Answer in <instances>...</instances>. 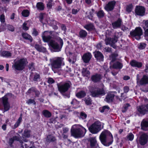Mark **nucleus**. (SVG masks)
I'll list each match as a JSON object with an SVG mask.
<instances>
[{
	"mask_svg": "<svg viewBox=\"0 0 148 148\" xmlns=\"http://www.w3.org/2000/svg\"><path fill=\"white\" fill-rule=\"evenodd\" d=\"M148 137L146 134H142L139 138V142L141 145H144L147 142Z\"/></svg>",
	"mask_w": 148,
	"mask_h": 148,
	"instance_id": "nucleus-14",
	"label": "nucleus"
},
{
	"mask_svg": "<svg viewBox=\"0 0 148 148\" xmlns=\"http://www.w3.org/2000/svg\"><path fill=\"white\" fill-rule=\"evenodd\" d=\"M95 57L99 61H103V56L102 53L99 51L94 52Z\"/></svg>",
	"mask_w": 148,
	"mask_h": 148,
	"instance_id": "nucleus-20",
	"label": "nucleus"
},
{
	"mask_svg": "<svg viewBox=\"0 0 148 148\" xmlns=\"http://www.w3.org/2000/svg\"><path fill=\"white\" fill-rule=\"evenodd\" d=\"M143 27L144 30H145L148 28V20H143Z\"/></svg>",
	"mask_w": 148,
	"mask_h": 148,
	"instance_id": "nucleus-40",
	"label": "nucleus"
},
{
	"mask_svg": "<svg viewBox=\"0 0 148 148\" xmlns=\"http://www.w3.org/2000/svg\"><path fill=\"white\" fill-rule=\"evenodd\" d=\"M123 90L125 93H127L129 90V87L127 86H124L123 88Z\"/></svg>",
	"mask_w": 148,
	"mask_h": 148,
	"instance_id": "nucleus-57",
	"label": "nucleus"
},
{
	"mask_svg": "<svg viewBox=\"0 0 148 148\" xmlns=\"http://www.w3.org/2000/svg\"><path fill=\"white\" fill-rule=\"evenodd\" d=\"M51 22L52 24L53 25V28L54 29H58V27L56 25H57L59 24V23L56 21H55L54 20H51Z\"/></svg>",
	"mask_w": 148,
	"mask_h": 148,
	"instance_id": "nucleus-42",
	"label": "nucleus"
},
{
	"mask_svg": "<svg viewBox=\"0 0 148 148\" xmlns=\"http://www.w3.org/2000/svg\"><path fill=\"white\" fill-rule=\"evenodd\" d=\"M71 83L70 82L63 83H58L57 84L58 90L60 93L65 97L69 98V94L65 93L67 92L71 86Z\"/></svg>",
	"mask_w": 148,
	"mask_h": 148,
	"instance_id": "nucleus-4",
	"label": "nucleus"
},
{
	"mask_svg": "<svg viewBox=\"0 0 148 148\" xmlns=\"http://www.w3.org/2000/svg\"><path fill=\"white\" fill-rule=\"evenodd\" d=\"M82 73L84 76L87 77L90 75V72L86 68H83L82 71Z\"/></svg>",
	"mask_w": 148,
	"mask_h": 148,
	"instance_id": "nucleus-34",
	"label": "nucleus"
},
{
	"mask_svg": "<svg viewBox=\"0 0 148 148\" xmlns=\"http://www.w3.org/2000/svg\"><path fill=\"white\" fill-rule=\"evenodd\" d=\"M42 113L46 117L49 118L51 116V112L47 110H43Z\"/></svg>",
	"mask_w": 148,
	"mask_h": 148,
	"instance_id": "nucleus-35",
	"label": "nucleus"
},
{
	"mask_svg": "<svg viewBox=\"0 0 148 148\" xmlns=\"http://www.w3.org/2000/svg\"><path fill=\"white\" fill-rule=\"evenodd\" d=\"M1 55L3 57H8L12 56V53L8 51H3L1 53Z\"/></svg>",
	"mask_w": 148,
	"mask_h": 148,
	"instance_id": "nucleus-30",
	"label": "nucleus"
},
{
	"mask_svg": "<svg viewBox=\"0 0 148 148\" xmlns=\"http://www.w3.org/2000/svg\"><path fill=\"white\" fill-rule=\"evenodd\" d=\"M0 21L3 24L5 25H6V23H5V15L3 14H2L0 16Z\"/></svg>",
	"mask_w": 148,
	"mask_h": 148,
	"instance_id": "nucleus-41",
	"label": "nucleus"
},
{
	"mask_svg": "<svg viewBox=\"0 0 148 148\" xmlns=\"http://www.w3.org/2000/svg\"><path fill=\"white\" fill-rule=\"evenodd\" d=\"M123 67V64L119 62H115L113 64L112 67L113 68L117 69H121Z\"/></svg>",
	"mask_w": 148,
	"mask_h": 148,
	"instance_id": "nucleus-25",
	"label": "nucleus"
},
{
	"mask_svg": "<svg viewBox=\"0 0 148 148\" xmlns=\"http://www.w3.org/2000/svg\"><path fill=\"white\" fill-rule=\"evenodd\" d=\"M89 141L90 142V148H97L98 145L95 138H90Z\"/></svg>",
	"mask_w": 148,
	"mask_h": 148,
	"instance_id": "nucleus-17",
	"label": "nucleus"
},
{
	"mask_svg": "<svg viewBox=\"0 0 148 148\" xmlns=\"http://www.w3.org/2000/svg\"><path fill=\"white\" fill-rule=\"evenodd\" d=\"M96 47L98 49H101L102 47L101 43V42H99L96 45Z\"/></svg>",
	"mask_w": 148,
	"mask_h": 148,
	"instance_id": "nucleus-63",
	"label": "nucleus"
},
{
	"mask_svg": "<svg viewBox=\"0 0 148 148\" xmlns=\"http://www.w3.org/2000/svg\"><path fill=\"white\" fill-rule=\"evenodd\" d=\"M86 95V93L84 91H81L77 92L76 95L78 98H81L84 97Z\"/></svg>",
	"mask_w": 148,
	"mask_h": 148,
	"instance_id": "nucleus-29",
	"label": "nucleus"
},
{
	"mask_svg": "<svg viewBox=\"0 0 148 148\" xmlns=\"http://www.w3.org/2000/svg\"><path fill=\"white\" fill-rule=\"evenodd\" d=\"M22 119V117L21 116L20 117L16 123L14 125V127L15 128L17 127L18 126L21 121Z\"/></svg>",
	"mask_w": 148,
	"mask_h": 148,
	"instance_id": "nucleus-50",
	"label": "nucleus"
},
{
	"mask_svg": "<svg viewBox=\"0 0 148 148\" xmlns=\"http://www.w3.org/2000/svg\"><path fill=\"white\" fill-rule=\"evenodd\" d=\"M57 40L59 43L53 40H51L49 43V45L53 48L55 52H59L61 50V49L63 46V42L62 40L60 37L57 38Z\"/></svg>",
	"mask_w": 148,
	"mask_h": 148,
	"instance_id": "nucleus-5",
	"label": "nucleus"
},
{
	"mask_svg": "<svg viewBox=\"0 0 148 148\" xmlns=\"http://www.w3.org/2000/svg\"><path fill=\"white\" fill-rule=\"evenodd\" d=\"M48 82L50 84H52L54 82V81L52 78H49L48 79Z\"/></svg>",
	"mask_w": 148,
	"mask_h": 148,
	"instance_id": "nucleus-61",
	"label": "nucleus"
},
{
	"mask_svg": "<svg viewBox=\"0 0 148 148\" xmlns=\"http://www.w3.org/2000/svg\"><path fill=\"white\" fill-rule=\"evenodd\" d=\"M35 48L37 51L40 52H45L46 50V49L45 48L42 47L38 45H36L35 46Z\"/></svg>",
	"mask_w": 148,
	"mask_h": 148,
	"instance_id": "nucleus-27",
	"label": "nucleus"
},
{
	"mask_svg": "<svg viewBox=\"0 0 148 148\" xmlns=\"http://www.w3.org/2000/svg\"><path fill=\"white\" fill-rule=\"evenodd\" d=\"M122 23V20L120 18H118L116 21H114L112 23L113 28L114 29L120 28Z\"/></svg>",
	"mask_w": 148,
	"mask_h": 148,
	"instance_id": "nucleus-15",
	"label": "nucleus"
},
{
	"mask_svg": "<svg viewBox=\"0 0 148 148\" xmlns=\"http://www.w3.org/2000/svg\"><path fill=\"white\" fill-rule=\"evenodd\" d=\"M143 33V30L140 27H137L134 30L130 32V35L138 40L140 39Z\"/></svg>",
	"mask_w": 148,
	"mask_h": 148,
	"instance_id": "nucleus-9",
	"label": "nucleus"
},
{
	"mask_svg": "<svg viewBox=\"0 0 148 148\" xmlns=\"http://www.w3.org/2000/svg\"><path fill=\"white\" fill-rule=\"evenodd\" d=\"M84 27L88 31L94 29V26L92 24L90 23L84 26Z\"/></svg>",
	"mask_w": 148,
	"mask_h": 148,
	"instance_id": "nucleus-31",
	"label": "nucleus"
},
{
	"mask_svg": "<svg viewBox=\"0 0 148 148\" xmlns=\"http://www.w3.org/2000/svg\"><path fill=\"white\" fill-rule=\"evenodd\" d=\"M86 103L87 105H89L91 103L92 100L90 97L85 98Z\"/></svg>",
	"mask_w": 148,
	"mask_h": 148,
	"instance_id": "nucleus-48",
	"label": "nucleus"
},
{
	"mask_svg": "<svg viewBox=\"0 0 148 148\" xmlns=\"http://www.w3.org/2000/svg\"><path fill=\"white\" fill-rule=\"evenodd\" d=\"M40 79V75L39 74L37 73H36L34 75V78H33V81H37Z\"/></svg>",
	"mask_w": 148,
	"mask_h": 148,
	"instance_id": "nucleus-47",
	"label": "nucleus"
},
{
	"mask_svg": "<svg viewBox=\"0 0 148 148\" xmlns=\"http://www.w3.org/2000/svg\"><path fill=\"white\" fill-rule=\"evenodd\" d=\"M87 32L84 30H81L79 32V35L81 38H85L87 36Z\"/></svg>",
	"mask_w": 148,
	"mask_h": 148,
	"instance_id": "nucleus-33",
	"label": "nucleus"
},
{
	"mask_svg": "<svg viewBox=\"0 0 148 148\" xmlns=\"http://www.w3.org/2000/svg\"><path fill=\"white\" fill-rule=\"evenodd\" d=\"M114 95L113 94H108L105 99V101L107 102L110 103L112 101Z\"/></svg>",
	"mask_w": 148,
	"mask_h": 148,
	"instance_id": "nucleus-23",
	"label": "nucleus"
},
{
	"mask_svg": "<svg viewBox=\"0 0 148 148\" xmlns=\"http://www.w3.org/2000/svg\"><path fill=\"white\" fill-rule=\"evenodd\" d=\"M118 56V54L116 53H113L110 56V60L111 62H114L116 60V57Z\"/></svg>",
	"mask_w": 148,
	"mask_h": 148,
	"instance_id": "nucleus-39",
	"label": "nucleus"
},
{
	"mask_svg": "<svg viewBox=\"0 0 148 148\" xmlns=\"http://www.w3.org/2000/svg\"><path fill=\"white\" fill-rule=\"evenodd\" d=\"M56 140L55 137L52 135H50L47 136L46 140L47 142H54Z\"/></svg>",
	"mask_w": 148,
	"mask_h": 148,
	"instance_id": "nucleus-28",
	"label": "nucleus"
},
{
	"mask_svg": "<svg viewBox=\"0 0 148 148\" xmlns=\"http://www.w3.org/2000/svg\"><path fill=\"white\" fill-rule=\"evenodd\" d=\"M137 109L140 114L144 115L148 112V104L138 106Z\"/></svg>",
	"mask_w": 148,
	"mask_h": 148,
	"instance_id": "nucleus-10",
	"label": "nucleus"
},
{
	"mask_svg": "<svg viewBox=\"0 0 148 148\" xmlns=\"http://www.w3.org/2000/svg\"><path fill=\"white\" fill-rule=\"evenodd\" d=\"M93 15L94 13H93V12H89V14L88 15V17L91 20H92Z\"/></svg>",
	"mask_w": 148,
	"mask_h": 148,
	"instance_id": "nucleus-55",
	"label": "nucleus"
},
{
	"mask_svg": "<svg viewBox=\"0 0 148 148\" xmlns=\"http://www.w3.org/2000/svg\"><path fill=\"white\" fill-rule=\"evenodd\" d=\"M130 106V105L129 103H127L124 104L123 106V108L122 109V112H125L128 109V108Z\"/></svg>",
	"mask_w": 148,
	"mask_h": 148,
	"instance_id": "nucleus-46",
	"label": "nucleus"
},
{
	"mask_svg": "<svg viewBox=\"0 0 148 148\" xmlns=\"http://www.w3.org/2000/svg\"><path fill=\"white\" fill-rule=\"evenodd\" d=\"M27 23H24L23 24V29L27 30L28 29V27L26 26Z\"/></svg>",
	"mask_w": 148,
	"mask_h": 148,
	"instance_id": "nucleus-60",
	"label": "nucleus"
},
{
	"mask_svg": "<svg viewBox=\"0 0 148 148\" xmlns=\"http://www.w3.org/2000/svg\"><path fill=\"white\" fill-rule=\"evenodd\" d=\"M135 12L136 14L143 16L144 15L145 9L142 6H137L136 7Z\"/></svg>",
	"mask_w": 148,
	"mask_h": 148,
	"instance_id": "nucleus-13",
	"label": "nucleus"
},
{
	"mask_svg": "<svg viewBox=\"0 0 148 148\" xmlns=\"http://www.w3.org/2000/svg\"><path fill=\"white\" fill-rule=\"evenodd\" d=\"M28 66L29 69L31 70L32 71H33L34 69V64L33 63L29 64Z\"/></svg>",
	"mask_w": 148,
	"mask_h": 148,
	"instance_id": "nucleus-54",
	"label": "nucleus"
},
{
	"mask_svg": "<svg viewBox=\"0 0 148 148\" xmlns=\"http://www.w3.org/2000/svg\"><path fill=\"white\" fill-rule=\"evenodd\" d=\"M105 41L106 45L111 44L112 43L111 38H107L105 39Z\"/></svg>",
	"mask_w": 148,
	"mask_h": 148,
	"instance_id": "nucleus-53",
	"label": "nucleus"
},
{
	"mask_svg": "<svg viewBox=\"0 0 148 148\" xmlns=\"http://www.w3.org/2000/svg\"><path fill=\"white\" fill-rule=\"evenodd\" d=\"M146 46V43L144 42H141L138 44V47L140 49H143L145 48Z\"/></svg>",
	"mask_w": 148,
	"mask_h": 148,
	"instance_id": "nucleus-44",
	"label": "nucleus"
},
{
	"mask_svg": "<svg viewBox=\"0 0 148 148\" xmlns=\"http://www.w3.org/2000/svg\"><path fill=\"white\" fill-rule=\"evenodd\" d=\"M21 14L23 16L27 17L29 16V12L28 10H24L22 11Z\"/></svg>",
	"mask_w": 148,
	"mask_h": 148,
	"instance_id": "nucleus-43",
	"label": "nucleus"
},
{
	"mask_svg": "<svg viewBox=\"0 0 148 148\" xmlns=\"http://www.w3.org/2000/svg\"><path fill=\"white\" fill-rule=\"evenodd\" d=\"M91 57L92 55L90 53H87L83 55L82 58L84 62L87 63L89 62Z\"/></svg>",
	"mask_w": 148,
	"mask_h": 148,
	"instance_id": "nucleus-19",
	"label": "nucleus"
},
{
	"mask_svg": "<svg viewBox=\"0 0 148 148\" xmlns=\"http://www.w3.org/2000/svg\"><path fill=\"white\" fill-rule=\"evenodd\" d=\"M64 58L61 57L50 59V61L52 70L60 68L62 66L64 65Z\"/></svg>",
	"mask_w": 148,
	"mask_h": 148,
	"instance_id": "nucleus-3",
	"label": "nucleus"
},
{
	"mask_svg": "<svg viewBox=\"0 0 148 148\" xmlns=\"http://www.w3.org/2000/svg\"><path fill=\"white\" fill-rule=\"evenodd\" d=\"M8 29L11 31H14V27L13 26L11 25H8Z\"/></svg>",
	"mask_w": 148,
	"mask_h": 148,
	"instance_id": "nucleus-59",
	"label": "nucleus"
},
{
	"mask_svg": "<svg viewBox=\"0 0 148 148\" xmlns=\"http://www.w3.org/2000/svg\"><path fill=\"white\" fill-rule=\"evenodd\" d=\"M27 63V60L26 59H21L15 63L14 66L16 69L22 70L24 68Z\"/></svg>",
	"mask_w": 148,
	"mask_h": 148,
	"instance_id": "nucleus-7",
	"label": "nucleus"
},
{
	"mask_svg": "<svg viewBox=\"0 0 148 148\" xmlns=\"http://www.w3.org/2000/svg\"><path fill=\"white\" fill-rule=\"evenodd\" d=\"M2 102L4 105L5 111L8 110L10 109V105L8 102V99L6 97H4L2 98Z\"/></svg>",
	"mask_w": 148,
	"mask_h": 148,
	"instance_id": "nucleus-16",
	"label": "nucleus"
},
{
	"mask_svg": "<svg viewBox=\"0 0 148 148\" xmlns=\"http://www.w3.org/2000/svg\"><path fill=\"white\" fill-rule=\"evenodd\" d=\"M27 103L28 104H31L32 103L35 104L36 103L34 99H29L27 101Z\"/></svg>",
	"mask_w": 148,
	"mask_h": 148,
	"instance_id": "nucleus-58",
	"label": "nucleus"
},
{
	"mask_svg": "<svg viewBox=\"0 0 148 148\" xmlns=\"http://www.w3.org/2000/svg\"><path fill=\"white\" fill-rule=\"evenodd\" d=\"M101 143L104 146H109L113 141V136L111 133L108 130L103 132L99 136Z\"/></svg>",
	"mask_w": 148,
	"mask_h": 148,
	"instance_id": "nucleus-1",
	"label": "nucleus"
},
{
	"mask_svg": "<svg viewBox=\"0 0 148 148\" xmlns=\"http://www.w3.org/2000/svg\"><path fill=\"white\" fill-rule=\"evenodd\" d=\"M38 33L35 29H34L32 32L33 34L36 36L38 34Z\"/></svg>",
	"mask_w": 148,
	"mask_h": 148,
	"instance_id": "nucleus-62",
	"label": "nucleus"
},
{
	"mask_svg": "<svg viewBox=\"0 0 148 148\" xmlns=\"http://www.w3.org/2000/svg\"><path fill=\"white\" fill-rule=\"evenodd\" d=\"M71 129V135L75 138L83 137L86 132V130L79 125H75Z\"/></svg>",
	"mask_w": 148,
	"mask_h": 148,
	"instance_id": "nucleus-2",
	"label": "nucleus"
},
{
	"mask_svg": "<svg viewBox=\"0 0 148 148\" xmlns=\"http://www.w3.org/2000/svg\"><path fill=\"white\" fill-rule=\"evenodd\" d=\"M141 125L142 129L144 130H147L146 128L148 127V121L143 120L141 123Z\"/></svg>",
	"mask_w": 148,
	"mask_h": 148,
	"instance_id": "nucleus-24",
	"label": "nucleus"
},
{
	"mask_svg": "<svg viewBox=\"0 0 148 148\" xmlns=\"http://www.w3.org/2000/svg\"><path fill=\"white\" fill-rule=\"evenodd\" d=\"M53 32V31H51L49 32H47L45 31L44 32L42 35V38L43 41L45 42H50L51 40V36L49 35V34H51Z\"/></svg>",
	"mask_w": 148,
	"mask_h": 148,
	"instance_id": "nucleus-11",
	"label": "nucleus"
},
{
	"mask_svg": "<svg viewBox=\"0 0 148 148\" xmlns=\"http://www.w3.org/2000/svg\"><path fill=\"white\" fill-rule=\"evenodd\" d=\"M140 84L141 85H144L148 84V76L144 75L143 77L140 80L139 82Z\"/></svg>",
	"mask_w": 148,
	"mask_h": 148,
	"instance_id": "nucleus-21",
	"label": "nucleus"
},
{
	"mask_svg": "<svg viewBox=\"0 0 148 148\" xmlns=\"http://www.w3.org/2000/svg\"><path fill=\"white\" fill-rule=\"evenodd\" d=\"M134 138L133 134L132 133H130L127 136V138L130 140H132Z\"/></svg>",
	"mask_w": 148,
	"mask_h": 148,
	"instance_id": "nucleus-51",
	"label": "nucleus"
},
{
	"mask_svg": "<svg viewBox=\"0 0 148 148\" xmlns=\"http://www.w3.org/2000/svg\"><path fill=\"white\" fill-rule=\"evenodd\" d=\"M130 64L132 66L138 68L141 67L142 66V62H138L135 60H132L130 62Z\"/></svg>",
	"mask_w": 148,
	"mask_h": 148,
	"instance_id": "nucleus-18",
	"label": "nucleus"
},
{
	"mask_svg": "<svg viewBox=\"0 0 148 148\" xmlns=\"http://www.w3.org/2000/svg\"><path fill=\"white\" fill-rule=\"evenodd\" d=\"M105 51L107 52H110L111 51V49L110 47H106L105 48Z\"/></svg>",
	"mask_w": 148,
	"mask_h": 148,
	"instance_id": "nucleus-64",
	"label": "nucleus"
},
{
	"mask_svg": "<svg viewBox=\"0 0 148 148\" xmlns=\"http://www.w3.org/2000/svg\"><path fill=\"white\" fill-rule=\"evenodd\" d=\"M121 34V32H116L114 35V38L112 39H111V42L112 43L114 44L116 42L119 38L118 35Z\"/></svg>",
	"mask_w": 148,
	"mask_h": 148,
	"instance_id": "nucleus-26",
	"label": "nucleus"
},
{
	"mask_svg": "<svg viewBox=\"0 0 148 148\" xmlns=\"http://www.w3.org/2000/svg\"><path fill=\"white\" fill-rule=\"evenodd\" d=\"M109 109V107L107 106H105L103 107L102 110H101V112H107Z\"/></svg>",
	"mask_w": 148,
	"mask_h": 148,
	"instance_id": "nucleus-52",
	"label": "nucleus"
},
{
	"mask_svg": "<svg viewBox=\"0 0 148 148\" xmlns=\"http://www.w3.org/2000/svg\"><path fill=\"white\" fill-rule=\"evenodd\" d=\"M101 78L100 75L96 74L93 75L91 77V79L92 81L95 82H97L100 81Z\"/></svg>",
	"mask_w": 148,
	"mask_h": 148,
	"instance_id": "nucleus-22",
	"label": "nucleus"
},
{
	"mask_svg": "<svg viewBox=\"0 0 148 148\" xmlns=\"http://www.w3.org/2000/svg\"><path fill=\"white\" fill-rule=\"evenodd\" d=\"M132 8L133 6L132 4L127 5L126 8V11L128 12H130L131 11Z\"/></svg>",
	"mask_w": 148,
	"mask_h": 148,
	"instance_id": "nucleus-49",
	"label": "nucleus"
},
{
	"mask_svg": "<svg viewBox=\"0 0 148 148\" xmlns=\"http://www.w3.org/2000/svg\"><path fill=\"white\" fill-rule=\"evenodd\" d=\"M89 90L91 95L93 97H98L99 96L104 95L105 94V91L102 88L90 86Z\"/></svg>",
	"mask_w": 148,
	"mask_h": 148,
	"instance_id": "nucleus-6",
	"label": "nucleus"
},
{
	"mask_svg": "<svg viewBox=\"0 0 148 148\" xmlns=\"http://www.w3.org/2000/svg\"><path fill=\"white\" fill-rule=\"evenodd\" d=\"M87 117L86 114L83 112H81L80 114L79 118L83 119H85Z\"/></svg>",
	"mask_w": 148,
	"mask_h": 148,
	"instance_id": "nucleus-45",
	"label": "nucleus"
},
{
	"mask_svg": "<svg viewBox=\"0 0 148 148\" xmlns=\"http://www.w3.org/2000/svg\"><path fill=\"white\" fill-rule=\"evenodd\" d=\"M36 7L38 10H43L44 8L43 4L42 2L38 3L36 5Z\"/></svg>",
	"mask_w": 148,
	"mask_h": 148,
	"instance_id": "nucleus-37",
	"label": "nucleus"
},
{
	"mask_svg": "<svg viewBox=\"0 0 148 148\" xmlns=\"http://www.w3.org/2000/svg\"><path fill=\"white\" fill-rule=\"evenodd\" d=\"M101 123L100 122H95L90 127L89 130L92 133H97L101 130Z\"/></svg>",
	"mask_w": 148,
	"mask_h": 148,
	"instance_id": "nucleus-8",
	"label": "nucleus"
},
{
	"mask_svg": "<svg viewBox=\"0 0 148 148\" xmlns=\"http://www.w3.org/2000/svg\"><path fill=\"white\" fill-rule=\"evenodd\" d=\"M97 15L99 18H103L105 15V13L103 10L99 11L96 13Z\"/></svg>",
	"mask_w": 148,
	"mask_h": 148,
	"instance_id": "nucleus-36",
	"label": "nucleus"
},
{
	"mask_svg": "<svg viewBox=\"0 0 148 148\" xmlns=\"http://www.w3.org/2000/svg\"><path fill=\"white\" fill-rule=\"evenodd\" d=\"M30 130H25L24 131L23 133V138H28L30 136Z\"/></svg>",
	"mask_w": 148,
	"mask_h": 148,
	"instance_id": "nucleus-38",
	"label": "nucleus"
},
{
	"mask_svg": "<svg viewBox=\"0 0 148 148\" xmlns=\"http://www.w3.org/2000/svg\"><path fill=\"white\" fill-rule=\"evenodd\" d=\"M22 36L25 39L29 40L31 42L32 40V37L27 33H23Z\"/></svg>",
	"mask_w": 148,
	"mask_h": 148,
	"instance_id": "nucleus-32",
	"label": "nucleus"
},
{
	"mask_svg": "<svg viewBox=\"0 0 148 148\" xmlns=\"http://www.w3.org/2000/svg\"><path fill=\"white\" fill-rule=\"evenodd\" d=\"M116 3V2L114 1L109 2L105 7V9L107 11L112 10L114 9Z\"/></svg>",
	"mask_w": 148,
	"mask_h": 148,
	"instance_id": "nucleus-12",
	"label": "nucleus"
},
{
	"mask_svg": "<svg viewBox=\"0 0 148 148\" xmlns=\"http://www.w3.org/2000/svg\"><path fill=\"white\" fill-rule=\"evenodd\" d=\"M144 32V36L145 38H148V28L145 30Z\"/></svg>",
	"mask_w": 148,
	"mask_h": 148,
	"instance_id": "nucleus-56",
	"label": "nucleus"
}]
</instances>
